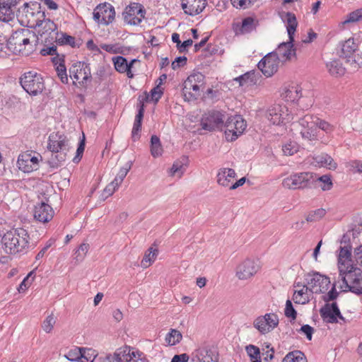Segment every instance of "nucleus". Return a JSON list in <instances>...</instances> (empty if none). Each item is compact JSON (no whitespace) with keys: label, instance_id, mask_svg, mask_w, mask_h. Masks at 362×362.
Listing matches in <instances>:
<instances>
[{"label":"nucleus","instance_id":"nucleus-64","mask_svg":"<svg viewBox=\"0 0 362 362\" xmlns=\"http://www.w3.org/2000/svg\"><path fill=\"white\" fill-rule=\"evenodd\" d=\"M320 129L325 131L327 133H330V132H332L333 131L334 127L329 123H328V122H325L324 120H322L320 118H318L317 129Z\"/></svg>","mask_w":362,"mask_h":362},{"label":"nucleus","instance_id":"nucleus-12","mask_svg":"<svg viewBox=\"0 0 362 362\" xmlns=\"http://www.w3.org/2000/svg\"><path fill=\"white\" fill-rule=\"evenodd\" d=\"M312 177V172L292 174L283 180L282 186L293 189L306 188L311 185Z\"/></svg>","mask_w":362,"mask_h":362},{"label":"nucleus","instance_id":"nucleus-54","mask_svg":"<svg viewBox=\"0 0 362 362\" xmlns=\"http://www.w3.org/2000/svg\"><path fill=\"white\" fill-rule=\"evenodd\" d=\"M325 210L323 209H318L309 213L307 216V221L309 222L316 221L325 215Z\"/></svg>","mask_w":362,"mask_h":362},{"label":"nucleus","instance_id":"nucleus-47","mask_svg":"<svg viewBox=\"0 0 362 362\" xmlns=\"http://www.w3.org/2000/svg\"><path fill=\"white\" fill-rule=\"evenodd\" d=\"M245 349L252 362H261L260 351L257 346L250 344L246 346Z\"/></svg>","mask_w":362,"mask_h":362},{"label":"nucleus","instance_id":"nucleus-59","mask_svg":"<svg viewBox=\"0 0 362 362\" xmlns=\"http://www.w3.org/2000/svg\"><path fill=\"white\" fill-rule=\"evenodd\" d=\"M162 95H163V88L160 87V85H158L151 90V93H150L151 100H152L156 103L159 100V99L161 98Z\"/></svg>","mask_w":362,"mask_h":362},{"label":"nucleus","instance_id":"nucleus-1","mask_svg":"<svg viewBox=\"0 0 362 362\" xmlns=\"http://www.w3.org/2000/svg\"><path fill=\"white\" fill-rule=\"evenodd\" d=\"M358 229L356 225L349 226L341 237V267H362V244L358 243Z\"/></svg>","mask_w":362,"mask_h":362},{"label":"nucleus","instance_id":"nucleus-57","mask_svg":"<svg viewBox=\"0 0 362 362\" xmlns=\"http://www.w3.org/2000/svg\"><path fill=\"white\" fill-rule=\"evenodd\" d=\"M54 324L55 320L54 317L52 315H49L43 321L42 327L45 332L49 333L52 330Z\"/></svg>","mask_w":362,"mask_h":362},{"label":"nucleus","instance_id":"nucleus-7","mask_svg":"<svg viewBox=\"0 0 362 362\" xmlns=\"http://www.w3.org/2000/svg\"><path fill=\"white\" fill-rule=\"evenodd\" d=\"M305 284H307L310 291L314 294H327L332 286L335 287V284H332L328 276L322 275L317 272H311L303 274Z\"/></svg>","mask_w":362,"mask_h":362},{"label":"nucleus","instance_id":"nucleus-19","mask_svg":"<svg viewBox=\"0 0 362 362\" xmlns=\"http://www.w3.org/2000/svg\"><path fill=\"white\" fill-rule=\"evenodd\" d=\"M280 62L279 57L270 52L259 62L257 66L266 77H271L278 71Z\"/></svg>","mask_w":362,"mask_h":362},{"label":"nucleus","instance_id":"nucleus-16","mask_svg":"<svg viewBox=\"0 0 362 362\" xmlns=\"http://www.w3.org/2000/svg\"><path fill=\"white\" fill-rule=\"evenodd\" d=\"M279 322L278 315L274 313H269L257 317L253 322V326L259 333L266 334L274 330Z\"/></svg>","mask_w":362,"mask_h":362},{"label":"nucleus","instance_id":"nucleus-60","mask_svg":"<svg viewBox=\"0 0 362 362\" xmlns=\"http://www.w3.org/2000/svg\"><path fill=\"white\" fill-rule=\"evenodd\" d=\"M84 149H85V137L83 136V139L80 141L78 146L77 148L76 155L73 158L74 163H77L81 160L83 153L84 152Z\"/></svg>","mask_w":362,"mask_h":362},{"label":"nucleus","instance_id":"nucleus-29","mask_svg":"<svg viewBox=\"0 0 362 362\" xmlns=\"http://www.w3.org/2000/svg\"><path fill=\"white\" fill-rule=\"evenodd\" d=\"M53 216L54 211L49 204L41 202L35 206L34 217L37 221L42 223H47L52 220Z\"/></svg>","mask_w":362,"mask_h":362},{"label":"nucleus","instance_id":"nucleus-50","mask_svg":"<svg viewBox=\"0 0 362 362\" xmlns=\"http://www.w3.org/2000/svg\"><path fill=\"white\" fill-rule=\"evenodd\" d=\"M57 41L61 45H70L71 47L78 46L75 37L66 33H62L61 35L58 37Z\"/></svg>","mask_w":362,"mask_h":362},{"label":"nucleus","instance_id":"nucleus-39","mask_svg":"<svg viewBox=\"0 0 362 362\" xmlns=\"http://www.w3.org/2000/svg\"><path fill=\"white\" fill-rule=\"evenodd\" d=\"M130 346H124L117 349L113 356V361L115 362H131Z\"/></svg>","mask_w":362,"mask_h":362},{"label":"nucleus","instance_id":"nucleus-8","mask_svg":"<svg viewBox=\"0 0 362 362\" xmlns=\"http://www.w3.org/2000/svg\"><path fill=\"white\" fill-rule=\"evenodd\" d=\"M204 76L201 73L189 75L184 81L182 93L186 100H197L201 95V90L204 88Z\"/></svg>","mask_w":362,"mask_h":362},{"label":"nucleus","instance_id":"nucleus-43","mask_svg":"<svg viewBox=\"0 0 362 362\" xmlns=\"http://www.w3.org/2000/svg\"><path fill=\"white\" fill-rule=\"evenodd\" d=\"M39 33L42 34H50L57 28V25L50 19H44L40 24H37Z\"/></svg>","mask_w":362,"mask_h":362},{"label":"nucleus","instance_id":"nucleus-9","mask_svg":"<svg viewBox=\"0 0 362 362\" xmlns=\"http://www.w3.org/2000/svg\"><path fill=\"white\" fill-rule=\"evenodd\" d=\"M23 88L30 95H37L45 89V82L41 74L35 71L25 72L20 78Z\"/></svg>","mask_w":362,"mask_h":362},{"label":"nucleus","instance_id":"nucleus-18","mask_svg":"<svg viewBox=\"0 0 362 362\" xmlns=\"http://www.w3.org/2000/svg\"><path fill=\"white\" fill-rule=\"evenodd\" d=\"M145 13L146 11L141 4L132 3L125 8L122 16L125 23L136 25L142 21Z\"/></svg>","mask_w":362,"mask_h":362},{"label":"nucleus","instance_id":"nucleus-45","mask_svg":"<svg viewBox=\"0 0 362 362\" xmlns=\"http://www.w3.org/2000/svg\"><path fill=\"white\" fill-rule=\"evenodd\" d=\"M89 248L90 246L88 243L81 244L74 253V259L76 260V262H82L84 259L88 251L89 250Z\"/></svg>","mask_w":362,"mask_h":362},{"label":"nucleus","instance_id":"nucleus-4","mask_svg":"<svg viewBox=\"0 0 362 362\" xmlns=\"http://www.w3.org/2000/svg\"><path fill=\"white\" fill-rule=\"evenodd\" d=\"M341 291H351L356 294L362 293V270L354 266L353 269L341 267Z\"/></svg>","mask_w":362,"mask_h":362},{"label":"nucleus","instance_id":"nucleus-38","mask_svg":"<svg viewBox=\"0 0 362 362\" xmlns=\"http://www.w3.org/2000/svg\"><path fill=\"white\" fill-rule=\"evenodd\" d=\"M158 255V250L153 248V247H149L145 252L144 256L141 260V265L144 268L150 267L156 260Z\"/></svg>","mask_w":362,"mask_h":362},{"label":"nucleus","instance_id":"nucleus-24","mask_svg":"<svg viewBox=\"0 0 362 362\" xmlns=\"http://www.w3.org/2000/svg\"><path fill=\"white\" fill-rule=\"evenodd\" d=\"M259 266L256 261L247 259L237 269V276L240 279H248L254 276L259 270Z\"/></svg>","mask_w":362,"mask_h":362},{"label":"nucleus","instance_id":"nucleus-58","mask_svg":"<svg viewBox=\"0 0 362 362\" xmlns=\"http://www.w3.org/2000/svg\"><path fill=\"white\" fill-rule=\"evenodd\" d=\"M284 313L285 315L288 318H291L292 320H295L296 318L297 313L293 308L292 303L290 300H286Z\"/></svg>","mask_w":362,"mask_h":362},{"label":"nucleus","instance_id":"nucleus-53","mask_svg":"<svg viewBox=\"0 0 362 362\" xmlns=\"http://www.w3.org/2000/svg\"><path fill=\"white\" fill-rule=\"evenodd\" d=\"M130 165L128 167H123L120 168L118 173L117 174L115 179L112 181L113 183L115 184L116 186L119 187L121 184L122 183L124 179L127 176L129 170H130Z\"/></svg>","mask_w":362,"mask_h":362},{"label":"nucleus","instance_id":"nucleus-3","mask_svg":"<svg viewBox=\"0 0 362 362\" xmlns=\"http://www.w3.org/2000/svg\"><path fill=\"white\" fill-rule=\"evenodd\" d=\"M30 37L35 39V36L28 30L13 33L8 39V51L14 54L28 55L33 50Z\"/></svg>","mask_w":362,"mask_h":362},{"label":"nucleus","instance_id":"nucleus-14","mask_svg":"<svg viewBox=\"0 0 362 362\" xmlns=\"http://www.w3.org/2000/svg\"><path fill=\"white\" fill-rule=\"evenodd\" d=\"M93 18L98 24L107 25L115 18V10L112 5L105 2L98 5L93 10Z\"/></svg>","mask_w":362,"mask_h":362},{"label":"nucleus","instance_id":"nucleus-25","mask_svg":"<svg viewBox=\"0 0 362 362\" xmlns=\"http://www.w3.org/2000/svg\"><path fill=\"white\" fill-rule=\"evenodd\" d=\"M283 100L287 102L295 103L302 96V89L298 85L284 84L280 91Z\"/></svg>","mask_w":362,"mask_h":362},{"label":"nucleus","instance_id":"nucleus-35","mask_svg":"<svg viewBox=\"0 0 362 362\" xmlns=\"http://www.w3.org/2000/svg\"><path fill=\"white\" fill-rule=\"evenodd\" d=\"M144 105L142 104L140 105V107L138 110V112L135 117L134 122V125H133V128H132V136L134 141L138 139L140 136L139 132L141 130V122H142V119L144 117Z\"/></svg>","mask_w":362,"mask_h":362},{"label":"nucleus","instance_id":"nucleus-46","mask_svg":"<svg viewBox=\"0 0 362 362\" xmlns=\"http://www.w3.org/2000/svg\"><path fill=\"white\" fill-rule=\"evenodd\" d=\"M299 146L294 141H286L282 146V151L286 156H293L298 151Z\"/></svg>","mask_w":362,"mask_h":362},{"label":"nucleus","instance_id":"nucleus-11","mask_svg":"<svg viewBox=\"0 0 362 362\" xmlns=\"http://www.w3.org/2000/svg\"><path fill=\"white\" fill-rule=\"evenodd\" d=\"M267 118L274 125L285 124L293 119V114L284 104H274L267 111Z\"/></svg>","mask_w":362,"mask_h":362},{"label":"nucleus","instance_id":"nucleus-32","mask_svg":"<svg viewBox=\"0 0 362 362\" xmlns=\"http://www.w3.org/2000/svg\"><path fill=\"white\" fill-rule=\"evenodd\" d=\"M235 177L236 173L234 169L229 168H220L216 175L217 183L221 186L230 188Z\"/></svg>","mask_w":362,"mask_h":362},{"label":"nucleus","instance_id":"nucleus-51","mask_svg":"<svg viewBox=\"0 0 362 362\" xmlns=\"http://www.w3.org/2000/svg\"><path fill=\"white\" fill-rule=\"evenodd\" d=\"M65 356L69 361H78L81 362V357L82 356L81 348L74 346L68 351V352L65 354Z\"/></svg>","mask_w":362,"mask_h":362},{"label":"nucleus","instance_id":"nucleus-34","mask_svg":"<svg viewBox=\"0 0 362 362\" xmlns=\"http://www.w3.org/2000/svg\"><path fill=\"white\" fill-rule=\"evenodd\" d=\"M312 164L315 167H323L330 170L336 168L337 167V164L334 162L332 157L326 153H322L313 157Z\"/></svg>","mask_w":362,"mask_h":362},{"label":"nucleus","instance_id":"nucleus-42","mask_svg":"<svg viewBox=\"0 0 362 362\" xmlns=\"http://www.w3.org/2000/svg\"><path fill=\"white\" fill-rule=\"evenodd\" d=\"M150 150L153 158L159 157L163 153V149L160 139L156 135H153L151 138Z\"/></svg>","mask_w":362,"mask_h":362},{"label":"nucleus","instance_id":"nucleus-36","mask_svg":"<svg viewBox=\"0 0 362 362\" xmlns=\"http://www.w3.org/2000/svg\"><path fill=\"white\" fill-rule=\"evenodd\" d=\"M194 362H215L210 351L205 348L196 349L192 354Z\"/></svg>","mask_w":362,"mask_h":362},{"label":"nucleus","instance_id":"nucleus-37","mask_svg":"<svg viewBox=\"0 0 362 362\" xmlns=\"http://www.w3.org/2000/svg\"><path fill=\"white\" fill-rule=\"evenodd\" d=\"M362 21V8L349 13L344 21H341V25L349 28L354 24Z\"/></svg>","mask_w":362,"mask_h":362},{"label":"nucleus","instance_id":"nucleus-31","mask_svg":"<svg viewBox=\"0 0 362 362\" xmlns=\"http://www.w3.org/2000/svg\"><path fill=\"white\" fill-rule=\"evenodd\" d=\"M357 47L358 45L353 38L348 39L341 47V58H344L347 63H356L354 52Z\"/></svg>","mask_w":362,"mask_h":362},{"label":"nucleus","instance_id":"nucleus-49","mask_svg":"<svg viewBox=\"0 0 362 362\" xmlns=\"http://www.w3.org/2000/svg\"><path fill=\"white\" fill-rule=\"evenodd\" d=\"M33 274L34 272L32 271L23 279L18 288L19 293L25 292L30 286L35 278Z\"/></svg>","mask_w":362,"mask_h":362},{"label":"nucleus","instance_id":"nucleus-30","mask_svg":"<svg viewBox=\"0 0 362 362\" xmlns=\"http://www.w3.org/2000/svg\"><path fill=\"white\" fill-rule=\"evenodd\" d=\"M311 185L322 191L330 190L333 187L332 177L329 173L320 175L313 173Z\"/></svg>","mask_w":362,"mask_h":362},{"label":"nucleus","instance_id":"nucleus-6","mask_svg":"<svg viewBox=\"0 0 362 362\" xmlns=\"http://www.w3.org/2000/svg\"><path fill=\"white\" fill-rule=\"evenodd\" d=\"M47 148L55 153V159L60 164L66 160L70 148L69 141L64 134L53 132L49 136Z\"/></svg>","mask_w":362,"mask_h":362},{"label":"nucleus","instance_id":"nucleus-52","mask_svg":"<svg viewBox=\"0 0 362 362\" xmlns=\"http://www.w3.org/2000/svg\"><path fill=\"white\" fill-rule=\"evenodd\" d=\"M185 171V168L183 164L179 161H176L173 163L170 168V175L172 176L180 178Z\"/></svg>","mask_w":362,"mask_h":362},{"label":"nucleus","instance_id":"nucleus-17","mask_svg":"<svg viewBox=\"0 0 362 362\" xmlns=\"http://www.w3.org/2000/svg\"><path fill=\"white\" fill-rule=\"evenodd\" d=\"M225 115L220 111L211 110L203 115L201 124L204 129L213 131L222 129L224 124Z\"/></svg>","mask_w":362,"mask_h":362},{"label":"nucleus","instance_id":"nucleus-20","mask_svg":"<svg viewBox=\"0 0 362 362\" xmlns=\"http://www.w3.org/2000/svg\"><path fill=\"white\" fill-rule=\"evenodd\" d=\"M293 286L296 290L293 295V300L296 303L304 305L309 303L313 298V293L310 291L307 284H305L303 279L301 280L298 276L296 279Z\"/></svg>","mask_w":362,"mask_h":362},{"label":"nucleus","instance_id":"nucleus-13","mask_svg":"<svg viewBox=\"0 0 362 362\" xmlns=\"http://www.w3.org/2000/svg\"><path fill=\"white\" fill-rule=\"evenodd\" d=\"M41 160L42 156L40 153L25 151L19 155L17 165L20 170L28 173L38 169Z\"/></svg>","mask_w":362,"mask_h":362},{"label":"nucleus","instance_id":"nucleus-62","mask_svg":"<svg viewBox=\"0 0 362 362\" xmlns=\"http://www.w3.org/2000/svg\"><path fill=\"white\" fill-rule=\"evenodd\" d=\"M254 73L247 72L236 78L239 81L240 86H244L245 83L254 81Z\"/></svg>","mask_w":362,"mask_h":362},{"label":"nucleus","instance_id":"nucleus-40","mask_svg":"<svg viewBox=\"0 0 362 362\" xmlns=\"http://www.w3.org/2000/svg\"><path fill=\"white\" fill-rule=\"evenodd\" d=\"M53 63L56 66V71H57V76L60 78V81H62V83H67L69 79H68L66 68L64 64V59H54L53 60Z\"/></svg>","mask_w":362,"mask_h":362},{"label":"nucleus","instance_id":"nucleus-2","mask_svg":"<svg viewBox=\"0 0 362 362\" xmlns=\"http://www.w3.org/2000/svg\"><path fill=\"white\" fill-rule=\"evenodd\" d=\"M30 235L28 231L18 228L6 232L1 238L2 249L7 254L23 252L28 247Z\"/></svg>","mask_w":362,"mask_h":362},{"label":"nucleus","instance_id":"nucleus-56","mask_svg":"<svg viewBox=\"0 0 362 362\" xmlns=\"http://www.w3.org/2000/svg\"><path fill=\"white\" fill-rule=\"evenodd\" d=\"M100 49L110 54H118L122 52V48L117 44H100Z\"/></svg>","mask_w":362,"mask_h":362},{"label":"nucleus","instance_id":"nucleus-5","mask_svg":"<svg viewBox=\"0 0 362 362\" xmlns=\"http://www.w3.org/2000/svg\"><path fill=\"white\" fill-rule=\"evenodd\" d=\"M338 292L334 286L329 291L322 296L325 304L320 309V314L326 324H337L339 318V308L337 303L334 301L338 297Z\"/></svg>","mask_w":362,"mask_h":362},{"label":"nucleus","instance_id":"nucleus-10","mask_svg":"<svg viewBox=\"0 0 362 362\" xmlns=\"http://www.w3.org/2000/svg\"><path fill=\"white\" fill-rule=\"evenodd\" d=\"M223 127L226 141L232 142L244 133L247 123L240 115H234L227 119Z\"/></svg>","mask_w":362,"mask_h":362},{"label":"nucleus","instance_id":"nucleus-15","mask_svg":"<svg viewBox=\"0 0 362 362\" xmlns=\"http://www.w3.org/2000/svg\"><path fill=\"white\" fill-rule=\"evenodd\" d=\"M318 117L313 115L307 114L299 120L301 126L300 134L303 139L308 141H315L317 138Z\"/></svg>","mask_w":362,"mask_h":362},{"label":"nucleus","instance_id":"nucleus-55","mask_svg":"<svg viewBox=\"0 0 362 362\" xmlns=\"http://www.w3.org/2000/svg\"><path fill=\"white\" fill-rule=\"evenodd\" d=\"M256 0H230L232 5L236 8L245 9L251 6Z\"/></svg>","mask_w":362,"mask_h":362},{"label":"nucleus","instance_id":"nucleus-23","mask_svg":"<svg viewBox=\"0 0 362 362\" xmlns=\"http://www.w3.org/2000/svg\"><path fill=\"white\" fill-rule=\"evenodd\" d=\"M112 62L114 65L115 69L119 74H126L129 78H133L134 74L132 69L134 64L139 62L137 59H134L128 62L127 59L122 56H115L112 58Z\"/></svg>","mask_w":362,"mask_h":362},{"label":"nucleus","instance_id":"nucleus-27","mask_svg":"<svg viewBox=\"0 0 362 362\" xmlns=\"http://www.w3.org/2000/svg\"><path fill=\"white\" fill-rule=\"evenodd\" d=\"M257 21L252 17H247L241 22L233 23V30L236 35H243L250 33L256 29Z\"/></svg>","mask_w":362,"mask_h":362},{"label":"nucleus","instance_id":"nucleus-21","mask_svg":"<svg viewBox=\"0 0 362 362\" xmlns=\"http://www.w3.org/2000/svg\"><path fill=\"white\" fill-rule=\"evenodd\" d=\"M70 77L83 86L91 78L90 69L85 63L77 62L74 64L70 69Z\"/></svg>","mask_w":362,"mask_h":362},{"label":"nucleus","instance_id":"nucleus-61","mask_svg":"<svg viewBox=\"0 0 362 362\" xmlns=\"http://www.w3.org/2000/svg\"><path fill=\"white\" fill-rule=\"evenodd\" d=\"M327 67L329 73L332 76L337 77L339 71V62L337 60H334L327 64Z\"/></svg>","mask_w":362,"mask_h":362},{"label":"nucleus","instance_id":"nucleus-48","mask_svg":"<svg viewBox=\"0 0 362 362\" xmlns=\"http://www.w3.org/2000/svg\"><path fill=\"white\" fill-rule=\"evenodd\" d=\"M81 362H93L97 356L95 351L90 348H81Z\"/></svg>","mask_w":362,"mask_h":362},{"label":"nucleus","instance_id":"nucleus-63","mask_svg":"<svg viewBox=\"0 0 362 362\" xmlns=\"http://www.w3.org/2000/svg\"><path fill=\"white\" fill-rule=\"evenodd\" d=\"M131 362H143L144 354L134 348H131L130 351Z\"/></svg>","mask_w":362,"mask_h":362},{"label":"nucleus","instance_id":"nucleus-44","mask_svg":"<svg viewBox=\"0 0 362 362\" xmlns=\"http://www.w3.org/2000/svg\"><path fill=\"white\" fill-rule=\"evenodd\" d=\"M182 339V335L177 329H171L165 337V342L168 345L173 346L178 344Z\"/></svg>","mask_w":362,"mask_h":362},{"label":"nucleus","instance_id":"nucleus-22","mask_svg":"<svg viewBox=\"0 0 362 362\" xmlns=\"http://www.w3.org/2000/svg\"><path fill=\"white\" fill-rule=\"evenodd\" d=\"M21 0H0V21L11 25Z\"/></svg>","mask_w":362,"mask_h":362},{"label":"nucleus","instance_id":"nucleus-33","mask_svg":"<svg viewBox=\"0 0 362 362\" xmlns=\"http://www.w3.org/2000/svg\"><path fill=\"white\" fill-rule=\"evenodd\" d=\"M286 24L288 38L294 41V36L298 27V21L296 15L291 12H287L282 18Z\"/></svg>","mask_w":362,"mask_h":362},{"label":"nucleus","instance_id":"nucleus-28","mask_svg":"<svg viewBox=\"0 0 362 362\" xmlns=\"http://www.w3.org/2000/svg\"><path fill=\"white\" fill-rule=\"evenodd\" d=\"M206 0H182L181 6L184 12L189 16H196L205 8Z\"/></svg>","mask_w":362,"mask_h":362},{"label":"nucleus","instance_id":"nucleus-41","mask_svg":"<svg viewBox=\"0 0 362 362\" xmlns=\"http://www.w3.org/2000/svg\"><path fill=\"white\" fill-rule=\"evenodd\" d=\"M281 362H308V360L302 351L296 350L288 352Z\"/></svg>","mask_w":362,"mask_h":362},{"label":"nucleus","instance_id":"nucleus-26","mask_svg":"<svg viewBox=\"0 0 362 362\" xmlns=\"http://www.w3.org/2000/svg\"><path fill=\"white\" fill-rule=\"evenodd\" d=\"M293 42L288 38V41L281 43L277 49L273 52L280 59V62L291 61L296 57V49L293 48Z\"/></svg>","mask_w":362,"mask_h":362}]
</instances>
